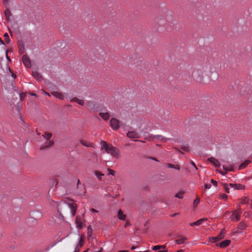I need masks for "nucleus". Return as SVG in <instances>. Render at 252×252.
<instances>
[{
	"label": "nucleus",
	"instance_id": "1",
	"mask_svg": "<svg viewBox=\"0 0 252 252\" xmlns=\"http://www.w3.org/2000/svg\"><path fill=\"white\" fill-rule=\"evenodd\" d=\"M173 17L169 12H166L159 15L155 19V26L157 28H164V30H168V27L170 26Z\"/></svg>",
	"mask_w": 252,
	"mask_h": 252
},
{
	"label": "nucleus",
	"instance_id": "2",
	"mask_svg": "<svg viewBox=\"0 0 252 252\" xmlns=\"http://www.w3.org/2000/svg\"><path fill=\"white\" fill-rule=\"evenodd\" d=\"M101 150H104L105 151L115 158H118L120 155L119 151L112 145L108 144L106 141H102L100 143Z\"/></svg>",
	"mask_w": 252,
	"mask_h": 252
},
{
	"label": "nucleus",
	"instance_id": "3",
	"mask_svg": "<svg viewBox=\"0 0 252 252\" xmlns=\"http://www.w3.org/2000/svg\"><path fill=\"white\" fill-rule=\"evenodd\" d=\"M225 233V231L224 229H222L220 232L219 235L216 237H210L209 238V242L206 243L207 245L209 244V242L215 243L218 242V241L223 238L224 236V234Z\"/></svg>",
	"mask_w": 252,
	"mask_h": 252
},
{
	"label": "nucleus",
	"instance_id": "4",
	"mask_svg": "<svg viewBox=\"0 0 252 252\" xmlns=\"http://www.w3.org/2000/svg\"><path fill=\"white\" fill-rule=\"evenodd\" d=\"M242 211L240 210H236L232 212L230 217V220L233 221H238L240 220Z\"/></svg>",
	"mask_w": 252,
	"mask_h": 252
},
{
	"label": "nucleus",
	"instance_id": "5",
	"mask_svg": "<svg viewBox=\"0 0 252 252\" xmlns=\"http://www.w3.org/2000/svg\"><path fill=\"white\" fill-rule=\"evenodd\" d=\"M110 124L113 130H117L120 127V121L115 118H112L110 121Z\"/></svg>",
	"mask_w": 252,
	"mask_h": 252
},
{
	"label": "nucleus",
	"instance_id": "6",
	"mask_svg": "<svg viewBox=\"0 0 252 252\" xmlns=\"http://www.w3.org/2000/svg\"><path fill=\"white\" fill-rule=\"evenodd\" d=\"M22 62L24 63V64L27 67H31V61L27 55H24L22 57Z\"/></svg>",
	"mask_w": 252,
	"mask_h": 252
},
{
	"label": "nucleus",
	"instance_id": "7",
	"mask_svg": "<svg viewBox=\"0 0 252 252\" xmlns=\"http://www.w3.org/2000/svg\"><path fill=\"white\" fill-rule=\"evenodd\" d=\"M207 220V219L206 218H204L201 219H199L197 220L196 221H194L193 222H191L189 223V225L191 226H198L201 224H202L204 222L206 221Z\"/></svg>",
	"mask_w": 252,
	"mask_h": 252
},
{
	"label": "nucleus",
	"instance_id": "8",
	"mask_svg": "<svg viewBox=\"0 0 252 252\" xmlns=\"http://www.w3.org/2000/svg\"><path fill=\"white\" fill-rule=\"evenodd\" d=\"M75 223L77 228L80 229L83 226V218L81 216H77L75 220Z\"/></svg>",
	"mask_w": 252,
	"mask_h": 252
},
{
	"label": "nucleus",
	"instance_id": "9",
	"mask_svg": "<svg viewBox=\"0 0 252 252\" xmlns=\"http://www.w3.org/2000/svg\"><path fill=\"white\" fill-rule=\"evenodd\" d=\"M230 244V240H225L220 243H217L216 244L217 246L220 247V248H225L226 247L228 246Z\"/></svg>",
	"mask_w": 252,
	"mask_h": 252
},
{
	"label": "nucleus",
	"instance_id": "10",
	"mask_svg": "<svg viewBox=\"0 0 252 252\" xmlns=\"http://www.w3.org/2000/svg\"><path fill=\"white\" fill-rule=\"evenodd\" d=\"M127 136L131 138H138L139 137V134L135 131H128Z\"/></svg>",
	"mask_w": 252,
	"mask_h": 252
},
{
	"label": "nucleus",
	"instance_id": "11",
	"mask_svg": "<svg viewBox=\"0 0 252 252\" xmlns=\"http://www.w3.org/2000/svg\"><path fill=\"white\" fill-rule=\"evenodd\" d=\"M208 160L213 164L216 167H219L220 166V163L219 160L214 158H208Z\"/></svg>",
	"mask_w": 252,
	"mask_h": 252
},
{
	"label": "nucleus",
	"instance_id": "12",
	"mask_svg": "<svg viewBox=\"0 0 252 252\" xmlns=\"http://www.w3.org/2000/svg\"><path fill=\"white\" fill-rule=\"evenodd\" d=\"M229 186L234 188V189H244V186L242 185L239 184H230Z\"/></svg>",
	"mask_w": 252,
	"mask_h": 252
},
{
	"label": "nucleus",
	"instance_id": "13",
	"mask_svg": "<svg viewBox=\"0 0 252 252\" xmlns=\"http://www.w3.org/2000/svg\"><path fill=\"white\" fill-rule=\"evenodd\" d=\"M51 94L60 99H63V94L58 91H53L51 93Z\"/></svg>",
	"mask_w": 252,
	"mask_h": 252
},
{
	"label": "nucleus",
	"instance_id": "14",
	"mask_svg": "<svg viewBox=\"0 0 252 252\" xmlns=\"http://www.w3.org/2000/svg\"><path fill=\"white\" fill-rule=\"evenodd\" d=\"M187 240V238L186 237L182 236L181 238L177 239L176 240V244L178 245H181L183 244H185Z\"/></svg>",
	"mask_w": 252,
	"mask_h": 252
},
{
	"label": "nucleus",
	"instance_id": "15",
	"mask_svg": "<svg viewBox=\"0 0 252 252\" xmlns=\"http://www.w3.org/2000/svg\"><path fill=\"white\" fill-rule=\"evenodd\" d=\"M80 143L82 145L85 147H94V144L89 142H87L86 141H85L84 140H82L80 141Z\"/></svg>",
	"mask_w": 252,
	"mask_h": 252
},
{
	"label": "nucleus",
	"instance_id": "16",
	"mask_svg": "<svg viewBox=\"0 0 252 252\" xmlns=\"http://www.w3.org/2000/svg\"><path fill=\"white\" fill-rule=\"evenodd\" d=\"M99 116L104 120H107L110 118V115L108 112H100Z\"/></svg>",
	"mask_w": 252,
	"mask_h": 252
},
{
	"label": "nucleus",
	"instance_id": "17",
	"mask_svg": "<svg viewBox=\"0 0 252 252\" xmlns=\"http://www.w3.org/2000/svg\"><path fill=\"white\" fill-rule=\"evenodd\" d=\"M32 76L37 80H41L42 79L41 75L36 71H32Z\"/></svg>",
	"mask_w": 252,
	"mask_h": 252
},
{
	"label": "nucleus",
	"instance_id": "18",
	"mask_svg": "<svg viewBox=\"0 0 252 252\" xmlns=\"http://www.w3.org/2000/svg\"><path fill=\"white\" fill-rule=\"evenodd\" d=\"M166 248V246L165 245H156V246H155L153 247V250L154 251H156L159 250L160 249L165 250Z\"/></svg>",
	"mask_w": 252,
	"mask_h": 252
},
{
	"label": "nucleus",
	"instance_id": "19",
	"mask_svg": "<svg viewBox=\"0 0 252 252\" xmlns=\"http://www.w3.org/2000/svg\"><path fill=\"white\" fill-rule=\"evenodd\" d=\"M71 101H75L78 104L81 105H83L84 104V101L82 99H80L77 97H74L73 98H72L71 100Z\"/></svg>",
	"mask_w": 252,
	"mask_h": 252
},
{
	"label": "nucleus",
	"instance_id": "20",
	"mask_svg": "<svg viewBox=\"0 0 252 252\" xmlns=\"http://www.w3.org/2000/svg\"><path fill=\"white\" fill-rule=\"evenodd\" d=\"M4 15L7 21L10 20V16H11V13L9 9H7L4 11Z\"/></svg>",
	"mask_w": 252,
	"mask_h": 252
},
{
	"label": "nucleus",
	"instance_id": "21",
	"mask_svg": "<svg viewBox=\"0 0 252 252\" xmlns=\"http://www.w3.org/2000/svg\"><path fill=\"white\" fill-rule=\"evenodd\" d=\"M118 216L120 220H124L126 219V215L124 214V212L122 210L119 211Z\"/></svg>",
	"mask_w": 252,
	"mask_h": 252
},
{
	"label": "nucleus",
	"instance_id": "22",
	"mask_svg": "<svg viewBox=\"0 0 252 252\" xmlns=\"http://www.w3.org/2000/svg\"><path fill=\"white\" fill-rule=\"evenodd\" d=\"M108 24L112 27H117L118 23H117V20L114 19L113 20H110L108 22Z\"/></svg>",
	"mask_w": 252,
	"mask_h": 252
},
{
	"label": "nucleus",
	"instance_id": "23",
	"mask_svg": "<svg viewBox=\"0 0 252 252\" xmlns=\"http://www.w3.org/2000/svg\"><path fill=\"white\" fill-rule=\"evenodd\" d=\"M84 245V239L82 237H80L79 239V241L77 244V245L76 246V247H78L79 248H81Z\"/></svg>",
	"mask_w": 252,
	"mask_h": 252
},
{
	"label": "nucleus",
	"instance_id": "24",
	"mask_svg": "<svg viewBox=\"0 0 252 252\" xmlns=\"http://www.w3.org/2000/svg\"><path fill=\"white\" fill-rule=\"evenodd\" d=\"M250 163V160H246L239 166V169L245 168Z\"/></svg>",
	"mask_w": 252,
	"mask_h": 252
},
{
	"label": "nucleus",
	"instance_id": "25",
	"mask_svg": "<svg viewBox=\"0 0 252 252\" xmlns=\"http://www.w3.org/2000/svg\"><path fill=\"white\" fill-rule=\"evenodd\" d=\"M184 192L183 191H180L175 194V197L180 199L183 197Z\"/></svg>",
	"mask_w": 252,
	"mask_h": 252
},
{
	"label": "nucleus",
	"instance_id": "26",
	"mask_svg": "<svg viewBox=\"0 0 252 252\" xmlns=\"http://www.w3.org/2000/svg\"><path fill=\"white\" fill-rule=\"evenodd\" d=\"M95 174L96 175V176L99 179V180H101V177L102 176H103V174L102 173H101L99 171H95Z\"/></svg>",
	"mask_w": 252,
	"mask_h": 252
},
{
	"label": "nucleus",
	"instance_id": "27",
	"mask_svg": "<svg viewBox=\"0 0 252 252\" xmlns=\"http://www.w3.org/2000/svg\"><path fill=\"white\" fill-rule=\"evenodd\" d=\"M4 37L5 40L6 42L7 43H9L10 38H9V35H8V34L7 32H5V33L4 34Z\"/></svg>",
	"mask_w": 252,
	"mask_h": 252
},
{
	"label": "nucleus",
	"instance_id": "28",
	"mask_svg": "<svg viewBox=\"0 0 252 252\" xmlns=\"http://www.w3.org/2000/svg\"><path fill=\"white\" fill-rule=\"evenodd\" d=\"M200 202V199L197 197L193 201V206L196 207Z\"/></svg>",
	"mask_w": 252,
	"mask_h": 252
},
{
	"label": "nucleus",
	"instance_id": "29",
	"mask_svg": "<svg viewBox=\"0 0 252 252\" xmlns=\"http://www.w3.org/2000/svg\"><path fill=\"white\" fill-rule=\"evenodd\" d=\"M42 136L44 137H45L46 139L48 140L51 138V137L52 136V134H51V133H45L44 135H43Z\"/></svg>",
	"mask_w": 252,
	"mask_h": 252
},
{
	"label": "nucleus",
	"instance_id": "30",
	"mask_svg": "<svg viewBox=\"0 0 252 252\" xmlns=\"http://www.w3.org/2000/svg\"><path fill=\"white\" fill-rule=\"evenodd\" d=\"M53 144H54V142L52 141H48L47 144L46 143L45 146L43 147L42 148H44L45 147H49L52 146L53 145Z\"/></svg>",
	"mask_w": 252,
	"mask_h": 252
},
{
	"label": "nucleus",
	"instance_id": "31",
	"mask_svg": "<svg viewBox=\"0 0 252 252\" xmlns=\"http://www.w3.org/2000/svg\"><path fill=\"white\" fill-rule=\"evenodd\" d=\"M220 198L221 199L226 200L227 198V195L225 194H222L220 195Z\"/></svg>",
	"mask_w": 252,
	"mask_h": 252
},
{
	"label": "nucleus",
	"instance_id": "32",
	"mask_svg": "<svg viewBox=\"0 0 252 252\" xmlns=\"http://www.w3.org/2000/svg\"><path fill=\"white\" fill-rule=\"evenodd\" d=\"M19 52L21 54H23L24 51V48L23 45H19Z\"/></svg>",
	"mask_w": 252,
	"mask_h": 252
},
{
	"label": "nucleus",
	"instance_id": "33",
	"mask_svg": "<svg viewBox=\"0 0 252 252\" xmlns=\"http://www.w3.org/2000/svg\"><path fill=\"white\" fill-rule=\"evenodd\" d=\"M154 138H156L158 140H164V137H162L161 135H156V136H154Z\"/></svg>",
	"mask_w": 252,
	"mask_h": 252
},
{
	"label": "nucleus",
	"instance_id": "34",
	"mask_svg": "<svg viewBox=\"0 0 252 252\" xmlns=\"http://www.w3.org/2000/svg\"><path fill=\"white\" fill-rule=\"evenodd\" d=\"M108 171L109 172L108 174L112 175H114L115 174V171L113 170H112L111 169H108Z\"/></svg>",
	"mask_w": 252,
	"mask_h": 252
},
{
	"label": "nucleus",
	"instance_id": "35",
	"mask_svg": "<svg viewBox=\"0 0 252 252\" xmlns=\"http://www.w3.org/2000/svg\"><path fill=\"white\" fill-rule=\"evenodd\" d=\"M224 189H225V191H226L227 193H228V192H229V188L228 187L227 185H226V184H224Z\"/></svg>",
	"mask_w": 252,
	"mask_h": 252
},
{
	"label": "nucleus",
	"instance_id": "36",
	"mask_svg": "<svg viewBox=\"0 0 252 252\" xmlns=\"http://www.w3.org/2000/svg\"><path fill=\"white\" fill-rule=\"evenodd\" d=\"M211 182L212 183V184L215 186V187H217V185H218V183H217V182L214 180L213 179H212L211 180Z\"/></svg>",
	"mask_w": 252,
	"mask_h": 252
},
{
	"label": "nucleus",
	"instance_id": "37",
	"mask_svg": "<svg viewBox=\"0 0 252 252\" xmlns=\"http://www.w3.org/2000/svg\"><path fill=\"white\" fill-rule=\"evenodd\" d=\"M204 187L206 189H210L211 188V185L210 184H206L204 185Z\"/></svg>",
	"mask_w": 252,
	"mask_h": 252
},
{
	"label": "nucleus",
	"instance_id": "38",
	"mask_svg": "<svg viewBox=\"0 0 252 252\" xmlns=\"http://www.w3.org/2000/svg\"><path fill=\"white\" fill-rule=\"evenodd\" d=\"M182 148L186 151H188L189 150V148L188 146H184Z\"/></svg>",
	"mask_w": 252,
	"mask_h": 252
},
{
	"label": "nucleus",
	"instance_id": "39",
	"mask_svg": "<svg viewBox=\"0 0 252 252\" xmlns=\"http://www.w3.org/2000/svg\"><path fill=\"white\" fill-rule=\"evenodd\" d=\"M246 225L244 223H243V224H241L240 225V227L241 229H244L246 228Z\"/></svg>",
	"mask_w": 252,
	"mask_h": 252
},
{
	"label": "nucleus",
	"instance_id": "40",
	"mask_svg": "<svg viewBox=\"0 0 252 252\" xmlns=\"http://www.w3.org/2000/svg\"><path fill=\"white\" fill-rule=\"evenodd\" d=\"M167 166L168 167H170V168H174V166L173 164H170V163H168Z\"/></svg>",
	"mask_w": 252,
	"mask_h": 252
},
{
	"label": "nucleus",
	"instance_id": "41",
	"mask_svg": "<svg viewBox=\"0 0 252 252\" xmlns=\"http://www.w3.org/2000/svg\"><path fill=\"white\" fill-rule=\"evenodd\" d=\"M87 104L88 106L90 109H91V108H92V107H91V106H92V103H91V102H88V103H87Z\"/></svg>",
	"mask_w": 252,
	"mask_h": 252
},
{
	"label": "nucleus",
	"instance_id": "42",
	"mask_svg": "<svg viewBox=\"0 0 252 252\" xmlns=\"http://www.w3.org/2000/svg\"><path fill=\"white\" fill-rule=\"evenodd\" d=\"M75 251H77L78 252H79L80 251V248H78V247H75Z\"/></svg>",
	"mask_w": 252,
	"mask_h": 252
},
{
	"label": "nucleus",
	"instance_id": "43",
	"mask_svg": "<svg viewBox=\"0 0 252 252\" xmlns=\"http://www.w3.org/2000/svg\"><path fill=\"white\" fill-rule=\"evenodd\" d=\"M91 211L92 212H95V213L97 212V211L96 210H95V209H91Z\"/></svg>",
	"mask_w": 252,
	"mask_h": 252
},
{
	"label": "nucleus",
	"instance_id": "44",
	"mask_svg": "<svg viewBox=\"0 0 252 252\" xmlns=\"http://www.w3.org/2000/svg\"><path fill=\"white\" fill-rule=\"evenodd\" d=\"M167 251L165 250H162V251H158L157 252H167Z\"/></svg>",
	"mask_w": 252,
	"mask_h": 252
},
{
	"label": "nucleus",
	"instance_id": "45",
	"mask_svg": "<svg viewBox=\"0 0 252 252\" xmlns=\"http://www.w3.org/2000/svg\"><path fill=\"white\" fill-rule=\"evenodd\" d=\"M8 1V0H4L3 1L4 5H6V3H7Z\"/></svg>",
	"mask_w": 252,
	"mask_h": 252
},
{
	"label": "nucleus",
	"instance_id": "46",
	"mask_svg": "<svg viewBox=\"0 0 252 252\" xmlns=\"http://www.w3.org/2000/svg\"><path fill=\"white\" fill-rule=\"evenodd\" d=\"M174 168L177 169V170H179L180 169V167L179 165H176V167L174 166Z\"/></svg>",
	"mask_w": 252,
	"mask_h": 252
},
{
	"label": "nucleus",
	"instance_id": "47",
	"mask_svg": "<svg viewBox=\"0 0 252 252\" xmlns=\"http://www.w3.org/2000/svg\"><path fill=\"white\" fill-rule=\"evenodd\" d=\"M42 91H43V92L45 94H46V95H48L50 96V94H49V93H48L46 92L45 91H43V90H42Z\"/></svg>",
	"mask_w": 252,
	"mask_h": 252
},
{
	"label": "nucleus",
	"instance_id": "48",
	"mask_svg": "<svg viewBox=\"0 0 252 252\" xmlns=\"http://www.w3.org/2000/svg\"><path fill=\"white\" fill-rule=\"evenodd\" d=\"M129 225V223L128 222H126L125 225V227H126L127 226Z\"/></svg>",
	"mask_w": 252,
	"mask_h": 252
},
{
	"label": "nucleus",
	"instance_id": "49",
	"mask_svg": "<svg viewBox=\"0 0 252 252\" xmlns=\"http://www.w3.org/2000/svg\"><path fill=\"white\" fill-rule=\"evenodd\" d=\"M102 249L101 248L99 251H95L94 252H102Z\"/></svg>",
	"mask_w": 252,
	"mask_h": 252
},
{
	"label": "nucleus",
	"instance_id": "50",
	"mask_svg": "<svg viewBox=\"0 0 252 252\" xmlns=\"http://www.w3.org/2000/svg\"><path fill=\"white\" fill-rule=\"evenodd\" d=\"M191 164L193 166H194L196 169H197L196 166L195 164H194V163L193 162H191Z\"/></svg>",
	"mask_w": 252,
	"mask_h": 252
},
{
	"label": "nucleus",
	"instance_id": "51",
	"mask_svg": "<svg viewBox=\"0 0 252 252\" xmlns=\"http://www.w3.org/2000/svg\"><path fill=\"white\" fill-rule=\"evenodd\" d=\"M136 248V247H135V246H132V247H131V250H134V249H135Z\"/></svg>",
	"mask_w": 252,
	"mask_h": 252
},
{
	"label": "nucleus",
	"instance_id": "52",
	"mask_svg": "<svg viewBox=\"0 0 252 252\" xmlns=\"http://www.w3.org/2000/svg\"><path fill=\"white\" fill-rule=\"evenodd\" d=\"M176 252H184V250H180L177 251Z\"/></svg>",
	"mask_w": 252,
	"mask_h": 252
},
{
	"label": "nucleus",
	"instance_id": "53",
	"mask_svg": "<svg viewBox=\"0 0 252 252\" xmlns=\"http://www.w3.org/2000/svg\"><path fill=\"white\" fill-rule=\"evenodd\" d=\"M12 77H13L14 78H15V77H16V75H14V74H12Z\"/></svg>",
	"mask_w": 252,
	"mask_h": 252
},
{
	"label": "nucleus",
	"instance_id": "54",
	"mask_svg": "<svg viewBox=\"0 0 252 252\" xmlns=\"http://www.w3.org/2000/svg\"><path fill=\"white\" fill-rule=\"evenodd\" d=\"M223 168L224 169H226V170H230L231 171V169H226L225 167H224V166H223Z\"/></svg>",
	"mask_w": 252,
	"mask_h": 252
},
{
	"label": "nucleus",
	"instance_id": "55",
	"mask_svg": "<svg viewBox=\"0 0 252 252\" xmlns=\"http://www.w3.org/2000/svg\"><path fill=\"white\" fill-rule=\"evenodd\" d=\"M118 252H127L126 251H120Z\"/></svg>",
	"mask_w": 252,
	"mask_h": 252
},
{
	"label": "nucleus",
	"instance_id": "56",
	"mask_svg": "<svg viewBox=\"0 0 252 252\" xmlns=\"http://www.w3.org/2000/svg\"><path fill=\"white\" fill-rule=\"evenodd\" d=\"M31 95L32 96H36V94H32Z\"/></svg>",
	"mask_w": 252,
	"mask_h": 252
},
{
	"label": "nucleus",
	"instance_id": "57",
	"mask_svg": "<svg viewBox=\"0 0 252 252\" xmlns=\"http://www.w3.org/2000/svg\"><path fill=\"white\" fill-rule=\"evenodd\" d=\"M6 58H7V59L8 60H10V58H9V57H8L7 55H6Z\"/></svg>",
	"mask_w": 252,
	"mask_h": 252
},
{
	"label": "nucleus",
	"instance_id": "58",
	"mask_svg": "<svg viewBox=\"0 0 252 252\" xmlns=\"http://www.w3.org/2000/svg\"><path fill=\"white\" fill-rule=\"evenodd\" d=\"M22 96H23V94H21L20 95V98H21V99H22Z\"/></svg>",
	"mask_w": 252,
	"mask_h": 252
},
{
	"label": "nucleus",
	"instance_id": "59",
	"mask_svg": "<svg viewBox=\"0 0 252 252\" xmlns=\"http://www.w3.org/2000/svg\"><path fill=\"white\" fill-rule=\"evenodd\" d=\"M75 213V210L74 211V212L72 213V215L74 216Z\"/></svg>",
	"mask_w": 252,
	"mask_h": 252
},
{
	"label": "nucleus",
	"instance_id": "60",
	"mask_svg": "<svg viewBox=\"0 0 252 252\" xmlns=\"http://www.w3.org/2000/svg\"><path fill=\"white\" fill-rule=\"evenodd\" d=\"M149 252V251H144V252Z\"/></svg>",
	"mask_w": 252,
	"mask_h": 252
},
{
	"label": "nucleus",
	"instance_id": "61",
	"mask_svg": "<svg viewBox=\"0 0 252 252\" xmlns=\"http://www.w3.org/2000/svg\"><path fill=\"white\" fill-rule=\"evenodd\" d=\"M229 213H229V212H226V213H225V214H229Z\"/></svg>",
	"mask_w": 252,
	"mask_h": 252
},
{
	"label": "nucleus",
	"instance_id": "62",
	"mask_svg": "<svg viewBox=\"0 0 252 252\" xmlns=\"http://www.w3.org/2000/svg\"><path fill=\"white\" fill-rule=\"evenodd\" d=\"M88 250H86V251H84L83 252H88Z\"/></svg>",
	"mask_w": 252,
	"mask_h": 252
},
{
	"label": "nucleus",
	"instance_id": "63",
	"mask_svg": "<svg viewBox=\"0 0 252 252\" xmlns=\"http://www.w3.org/2000/svg\"><path fill=\"white\" fill-rule=\"evenodd\" d=\"M14 30H15V31H16V28H14Z\"/></svg>",
	"mask_w": 252,
	"mask_h": 252
},
{
	"label": "nucleus",
	"instance_id": "64",
	"mask_svg": "<svg viewBox=\"0 0 252 252\" xmlns=\"http://www.w3.org/2000/svg\"><path fill=\"white\" fill-rule=\"evenodd\" d=\"M9 29V32H11V31L9 29Z\"/></svg>",
	"mask_w": 252,
	"mask_h": 252
}]
</instances>
